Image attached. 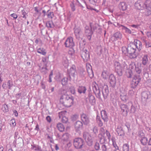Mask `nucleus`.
Returning a JSON list of instances; mask_svg holds the SVG:
<instances>
[{
    "instance_id": "obj_24",
    "label": "nucleus",
    "mask_w": 151,
    "mask_h": 151,
    "mask_svg": "<svg viewBox=\"0 0 151 151\" xmlns=\"http://www.w3.org/2000/svg\"><path fill=\"white\" fill-rule=\"evenodd\" d=\"M86 90V87L84 86H80L78 89V91L80 94L85 93Z\"/></svg>"
},
{
    "instance_id": "obj_9",
    "label": "nucleus",
    "mask_w": 151,
    "mask_h": 151,
    "mask_svg": "<svg viewBox=\"0 0 151 151\" xmlns=\"http://www.w3.org/2000/svg\"><path fill=\"white\" fill-rule=\"evenodd\" d=\"M93 33L91 27H89L86 26L85 27V34L89 40H90L91 38V36Z\"/></svg>"
},
{
    "instance_id": "obj_13",
    "label": "nucleus",
    "mask_w": 151,
    "mask_h": 151,
    "mask_svg": "<svg viewBox=\"0 0 151 151\" xmlns=\"http://www.w3.org/2000/svg\"><path fill=\"white\" fill-rule=\"evenodd\" d=\"M82 120L84 124L85 125L88 124L89 122V119L87 116L83 113L81 115Z\"/></svg>"
},
{
    "instance_id": "obj_35",
    "label": "nucleus",
    "mask_w": 151,
    "mask_h": 151,
    "mask_svg": "<svg viewBox=\"0 0 151 151\" xmlns=\"http://www.w3.org/2000/svg\"><path fill=\"white\" fill-rule=\"evenodd\" d=\"M101 150L102 151H107V146L105 144H101Z\"/></svg>"
},
{
    "instance_id": "obj_42",
    "label": "nucleus",
    "mask_w": 151,
    "mask_h": 151,
    "mask_svg": "<svg viewBox=\"0 0 151 151\" xmlns=\"http://www.w3.org/2000/svg\"><path fill=\"white\" fill-rule=\"evenodd\" d=\"M100 133L99 134V136L101 135H104L105 134V131L104 128L103 127H101L100 130Z\"/></svg>"
},
{
    "instance_id": "obj_62",
    "label": "nucleus",
    "mask_w": 151,
    "mask_h": 151,
    "mask_svg": "<svg viewBox=\"0 0 151 151\" xmlns=\"http://www.w3.org/2000/svg\"><path fill=\"white\" fill-rule=\"evenodd\" d=\"M70 91L72 94H74L75 93V91L73 88H70Z\"/></svg>"
},
{
    "instance_id": "obj_31",
    "label": "nucleus",
    "mask_w": 151,
    "mask_h": 151,
    "mask_svg": "<svg viewBox=\"0 0 151 151\" xmlns=\"http://www.w3.org/2000/svg\"><path fill=\"white\" fill-rule=\"evenodd\" d=\"M96 120L99 126L100 127L102 126L103 124L99 116L98 115L96 117Z\"/></svg>"
},
{
    "instance_id": "obj_1",
    "label": "nucleus",
    "mask_w": 151,
    "mask_h": 151,
    "mask_svg": "<svg viewBox=\"0 0 151 151\" xmlns=\"http://www.w3.org/2000/svg\"><path fill=\"white\" fill-rule=\"evenodd\" d=\"M133 43L129 45L127 48L126 47L122 48V52L125 54H127L131 58H134L136 57L137 55L135 54L136 49L134 47Z\"/></svg>"
},
{
    "instance_id": "obj_6",
    "label": "nucleus",
    "mask_w": 151,
    "mask_h": 151,
    "mask_svg": "<svg viewBox=\"0 0 151 151\" xmlns=\"http://www.w3.org/2000/svg\"><path fill=\"white\" fill-rule=\"evenodd\" d=\"M64 45L66 47L72 48L75 45L73 38L71 37H68L65 40Z\"/></svg>"
},
{
    "instance_id": "obj_8",
    "label": "nucleus",
    "mask_w": 151,
    "mask_h": 151,
    "mask_svg": "<svg viewBox=\"0 0 151 151\" xmlns=\"http://www.w3.org/2000/svg\"><path fill=\"white\" fill-rule=\"evenodd\" d=\"M140 80L139 76H135L132 80L131 84V87L132 88H135L137 86Z\"/></svg>"
},
{
    "instance_id": "obj_53",
    "label": "nucleus",
    "mask_w": 151,
    "mask_h": 151,
    "mask_svg": "<svg viewBox=\"0 0 151 151\" xmlns=\"http://www.w3.org/2000/svg\"><path fill=\"white\" fill-rule=\"evenodd\" d=\"M53 15V13L52 12H50L47 15V17L48 18L52 19V17Z\"/></svg>"
},
{
    "instance_id": "obj_3",
    "label": "nucleus",
    "mask_w": 151,
    "mask_h": 151,
    "mask_svg": "<svg viewBox=\"0 0 151 151\" xmlns=\"http://www.w3.org/2000/svg\"><path fill=\"white\" fill-rule=\"evenodd\" d=\"M114 66L115 71L120 76L122 75V72L127 68V65L125 62L120 64L119 63L116 62L114 63Z\"/></svg>"
},
{
    "instance_id": "obj_7",
    "label": "nucleus",
    "mask_w": 151,
    "mask_h": 151,
    "mask_svg": "<svg viewBox=\"0 0 151 151\" xmlns=\"http://www.w3.org/2000/svg\"><path fill=\"white\" fill-rule=\"evenodd\" d=\"M68 72L69 74L70 78H71L72 77V78L74 79L77 74L75 66H73L70 69L68 70Z\"/></svg>"
},
{
    "instance_id": "obj_20",
    "label": "nucleus",
    "mask_w": 151,
    "mask_h": 151,
    "mask_svg": "<svg viewBox=\"0 0 151 151\" xmlns=\"http://www.w3.org/2000/svg\"><path fill=\"white\" fill-rule=\"evenodd\" d=\"M16 143L17 147H22L24 145L23 140L22 138H19L16 140Z\"/></svg>"
},
{
    "instance_id": "obj_47",
    "label": "nucleus",
    "mask_w": 151,
    "mask_h": 151,
    "mask_svg": "<svg viewBox=\"0 0 151 151\" xmlns=\"http://www.w3.org/2000/svg\"><path fill=\"white\" fill-rule=\"evenodd\" d=\"M132 70H128V72L127 73V76L128 78H130L132 76Z\"/></svg>"
},
{
    "instance_id": "obj_41",
    "label": "nucleus",
    "mask_w": 151,
    "mask_h": 151,
    "mask_svg": "<svg viewBox=\"0 0 151 151\" xmlns=\"http://www.w3.org/2000/svg\"><path fill=\"white\" fill-rule=\"evenodd\" d=\"M2 109L3 111L5 112H7L8 111V108L7 105L5 104H4L2 107Z\"/></svg>"
},
{
    "instance_id": "obj_4",
    "label": "nucleus",
    "mask_w": 151,
    "mask_h": 151,
    "mask_svg": "<svg viewBox=\"0 0 151 151\" xmlns=\"http://www.w3.org/2000/svg\"><path fill=\"white\" fill-rule=\"evenodd\" d=\"M84 143L83 140L81 138L78 137L74 139L73 145L76 149H80L82 148Z\"/></svg>"
},
{
    "instance_id": "obj_21",
    "label": "nucleus",
    "mask_w": 151,
    "mask_h": 151,
    "mask_svg": "<svg viewBox=\"0 0 151 151\" xmlns=\"http://www.w3.org/2000/svg\"><path fill=\"white\" fill-rule=\"evenodd\" d=\"M122 37V34L119 32L115 33L113 35L112 38H113V41H116L118 39H120Z\"/></svg>"
},
{
    "instance_id": "obj_2",
    "label": "nucleus",
    "mask_w": 151,
    "mask_h": 151,
    "mask_svg": "<svg viewBox=\"0 0 151 151\" xmlns=\"http://www.w3.org/2000/svg\"><path fill=\"white\" fill-rule=\"evenodd\" d=\"M74 98L71 95H62L60 99V101L65 106L70 107L73 104Z\"/></svg>"
},
{
    "instance_id": "obj_14",
    "label": "nucleus",
    "mask_w": 151,
    "mask_h": 151,
    "mask_svg": "<svg viewBox=\"0 0 151 151\" xmlns=\"http://www.w3.org/2000/svg\"><path fill=\"white\" fill-rule=\"evenodd\" d=\"M81 57L84 62L87 61L89 59V52L87 51L86 52H83L81 54Z\"/></svg>"
},
{
    "instance_id": "obj_36",
    "label": "nucleus",
    "mask_w": 151,
    "mask_h": 151,
    "mask_svg": "<svg viewBox=\"0 0 151 151\" xmlns=\"http://www.w3.org/2000/svg\"><path fill=\"white\" fill-rule=\"evenodd\" d=\"M89 101L91 103H93L95 102V98L93 95H89Z\"/></svg>"
},
{
    "instance_id": "obj_38",
    "label": "nucleus",
    "mask_w": 151,
    "mask_h": 151,
    "mask_svg": "<svg viewBox=\"0 0 151 151\" xmlns=\"http://www.w3.org/2000/svg\"><path fill=\"white\" fill-rule=\"evenodd\" d=\"M66 111H62L58 113V116L59 118L61 117H63V116H64L65 114L66 113Z\"/></svg>"
},
{
    "instance_id": "obj_64",
    "label": "nucleus",
    "mask_w": 151,
    "mask_h": 151,
    "mask_svg": "<svg viewBox=\"0 0 151 151\" xmlns=\"http://www.w3.org/2000/svg\"><path fill=\"white\" fill-rule=\"evenodd\" d=\"M147 35L148 37L151 38V32H148L147 34Z\"/></svg>"
},
{
    "instance_id": "obj_11",
    "label": "nucleus",
    "mask_w": 151,
    "mask_h": 151,
    "mask_svg": "<svg viewBox=\"0 0 151 151\" xmlns=\"http://www.w3.org/2000/svg\"><path fill=\"white\" fill-rule=\"evenodd\" d=\"M109 82L111 86L114 87L116 84V80L115 77L113 74H111L109 77Z\"/></svg>"
},
{
    "instance_id": "obj_40",
    "label": "nucleus",
    "mask_w": 151,
    "mask_h": 151,
    "mask_svg": "<svg viewBox=\"0 0 151 151\" xmlns=\"http://www.w3.org/2000/svg\"><path fill=\"white\" fill-rule=\"evenodd\" d=\"M98 129L96 126H95L93 127V132L95 134V136H97V134L98 133Z\"/></svg>"
},
{
    "instance_id": "obj_19",
    "label": "nucleus",
    "mask_w": 151,
    "mask_h": 151,
    "mask_svg": "<svg viewBox=\"0 0 151 151\" xmlns=\"http://www.w3.org/2000/svg\"><path fill=\"white\" fill-rule=\"evenodd\" d=\"M74 34L77 38L80 39L81 35V32L80 29L78 28L75 29Z\"/></svg>"
},
{
    "instance_id": "obj_60",
    "label": "nucleus",
    "mask_w": 151,
    "mask_h": 151,
    "mask_svg": "<svg viewBox=\"0 0 151 151\" xmlns=\"http://www.w3.org/2000/svg\"><path fill=\"white\" fill-rule=\"evenodd\" d=\"M10 83L11 81L10 80L8 81L7 82V84L8 85V87L9 89H10L11 87Z\"/></svg>"
},
{
    "instance_id": "obj_43",
    "label": "nucleus",
    "mask_w": 151,
    "mask_h": 151,
    "mask_svg": "<svg viewBox=\"0 0 151 151\" xmlns=\"http://www.w3.org/2000/svg\"><path fill=\"white\" fill-rule=\"evenodd\" d=\"M135 70L137 73L138 74H140L142 71L140 67L135 66Z\"/></svg>"
},
{
    "instance_id": "obj_5",
    "label": "nucleus",
    "mask_w": 151,
    "mask_h": 151,
    "mask_svg": "<svg viewBox=\"0 0 151 151\" xmlns=\"http://www.w3.org/2000/svg\"><path fill=\"white\" fill-rule=\"evenodd\" d=\"M83 138L88 146H91L92 145L93 141L89 133L86 132H84L83 133Z\"/></svg>"
},
{
    "instance_id": "obj_25",
    "label": "nucleus",
    "mask_w": 151,
    "mask_h": 151,
    "mask_svg": "<svg viewBox=\"0 0 151 151\" xmlns=\"http://www.w3.org/2000/svg\"><path fill=\"white\" fill-rule=\"evenodd\" d=\"M101 76L103 79H107L109 76V73L106 70H103L102 72Z\"/></svg>"
},
{
    "instance_id": "obj_63",
    "label": "nucleus",
    "mask_w": 151,
    "mask_h": 151,
    "mask_svg": "<svg viewBox=\"0 0 151 151\" xmlns=\"http://www.w3.org/2000/svg\"><path fill=\"white\" fill-rule=\"evenodd\" d=\"M87 8L88 9H90L91 10H95V9H93V8H92L91 6L89 5H87Z\"/></svg>"
},
{
    "instance_id": "obj_51",
    "label": "nucleus",
    "mask_w": 151,
    "mask_h": 151,
    "mask_svg": "<svg viewBox=\"0 0 151 151\" xmlns=\"http://www.w3.org/2000/svg\"><path fill=\"white\" fill-rule=\"evenodd\" d=\"M42 61L45 64V66L44 67V68L46 69V61L47 59L45 58H43L42 60Z\"/></svg>"
},
{
    "instance_id": "obj_26",
    "label": "nucleus",
    "mask_w": 151,
    "mask_h": 151,
    "mask_svg": "<svg viewBox=\"0 0 151 151\" xmlns=\"http://www.w3.org/2000/svg\"><path fill=\"white\" fill-rule=\"evenodd\" d=\"M57 127L58 129L61 132L64 131L65 127L61 123H59L57 124Z\"/></svg>"
},
{
    "instance_id": "obj_52",
    "label": "nucleus",
    "mask_w": 151,
    "mask_h": 151,
    "mask_svg": "<svg viewBox=\"0 0 151 151\" xmlns=\"http://www.w3.org/2000/svg\"><path fill=\"white\" fill-rule=\"evenodd\" d=\"M11 17H13L14 19H16L17 17V15L15 13H13L10 15Z\"/></svg>"
},
{
    "instance_id": "obj_55",
    "label": "nucleus",
    "mask_w": 151,
    "mask_h": 151,
    "mask_svg": "<svg viewBox=\"0 0 151 151\" xmlns=\"http://www.w3.org/2000/svg\"><path fill=\"white\" fill-rule=\"evenodd\" d=\"M46 119L49 123H50L51 121V117L49 116H47L46 117Z\"/></svg>"
},
{
    "instance_id": "obj_58",
    "label": "nucleus",
    "mask_w": 151,
    "mask_h": 151,
    "mask_svg": "<svg viewBox=\"0 0 151 151\" xmlns=\"http://www.w3.org/2000/svg\"><path fill=\"white\" fill-rule=\"evenodd\" d=\"M143 151H149L150 150L147 146L143 148Z\"/></svg>"
},
{
    "instance_id": "obj_57",
    "label": "nucleus",
    "mask_w": 151,
    "mask_h": 151,
    "mask_svg": "<svg viewBox=\"0 0 151 151\" xmlns=\"http://www.w3.org/2000/svg\"><path fill=\"white\" fill-rule=\"evenodd\" d=\"M90 3L92 4H95L97 0H89Z\"/></svg>"
},
{
    "instance_id": "obj_34",
    "label": "nucleus",
    "mask_w": 151,
    "mask_h": 151,
    "mask_svg": "<svg viewBox=\"0 0 151 151\" xmlns=\"http://www.w3.org/2000/svg\"><path fill=\"white\" fill-rule=\"evenodd\" d=\"M122 148L123 151H129V145L127 144H125L123 145Z\"/></svg>"
},
{
    "instance_id": "obj_17",
    "label": "nucleus",
    "mask_w": 151,
    "mask_h": 151,
    "mask_svg": "<svg viewBox=\"0 0 151 151\" xmlns=\"http://www.w3.org/2000/svg\"><path fill=\"white\" fill-rule=\"evenodd\" d=\"M116 132L120 136H124V132L123 128L120 126H118L116 129Z\"/></svg>"
},
{
    "instance_id": "obj_16",
    "label": "nucleus",
    "mask_w": 151,
    "mask_h": 151,
    "mask_svg": "<svg viewBox=\"0 0 151 151\" xmlns=\"http://www.w3.org/2000/svg\"><path fill=\"white\" fill-rule=\"evenodd\" d=\"M101 115L102 119L105 122H106L108 121V116L106 111L104 110H103L101 111Z\"/></svg>"
},
{
    "instance_id": "obj_49",
    "label": "nucleus",
    "mask_w": 151,
    "mask_h": 151,
    "mask_svg": "<svg viewBox=\"0 0 151 151\" xmlns=\"http://www.w3.org/2000/svg\"><path fill=\"white\" fill-rule=\"evenodd\" d=\"M148 98V95H142V100L145 101Z\"/></svg>"
},
{
    "instance_id": "obj_10",
    "label": "nucleus",
    "mask_w": 151,
    "mask_h": 151,
    "mask_svg": "<svg viewBox=\"0 0 151 151\" xmlns=\"http://www.w3.org/2000/svg\"><path fill=\"white\" fill-rule=\"evenodd\" d=\"M146 5L143 2L140 0L137 1L135 4L136 8L139 10L144 9Z\"/></svg>"
},
{
    "instance_id": "obj_33",
    "label": "nucleus",
    "mask_w": 151,
    "mask_h": 151,
    "mask_svg": "<svg viewBox=\"0 0 151 151\" xmlns=\"http://www.w3.org/2000/svg\"><path fill=\"white\" fill-rule=\"evenodd\" d=\"M140 142L142 144L144 145H146L147 142V138L145 137L141 139Z\"/></svg>"
},
{
    "instance_id": "obj_56",
    "label": "nucleus",
    "mask_w": 151,
    "mask_h": 151,
    "mask_svg": "<svg viewBox=\"0 0 151 151\" xmlns=\"http://www.w3.org/2000/svg\"><path fill=\"white\" fill-rule=\"evenodd\" d=\"M11 123L13 126H15L16 125V123L15 122V120L14 119H12L11 120Z\"/></svg>"
},
{
    "instance_id": "obj_59",
    "label": "nucleus",
    "mask_w": 151,
    "mask_h": 151,
    "mask_svg": "<svg viewBox=\"0 0 151 151\" xmlns=\"http://www.w3.org/2000/svg\"><path fill=\"white\" fill-rule=\"evenodd\" d=\"M22 14L23 15V18L26 19V13L25 12V11L24 10H22Z\"/></svg>"
},
{
    "instance_id": "obj_45",
    "label": "nucleus",
    "mask_w": 151,
    "mask_h": 151,
    "mask_svg": "<svg viewBox=\"0 0 151 151\" xmlns=\"http://www.w3.org/2000/svg\"><path fill=\"white\" fill-rule=\"evenodd\" d=\"M62 122L64 123H67L68 122V118L65 116H63L62 118Z\"/></svg>"
},
{
    "instance_id": "obj_15",
    "label": "nucleus",
    "mask_w": 151,
    "mask_h": 151,
    "mask_svg": "<svg viewBox=\"0 0 151 151\" xmlns=\"http://www.w3.org/2000/svg\"><path fill=\"white\" fill-rule=\"evenodd\" d=\"M134 46L135 45L136 47L139 50H141L142 45L141 42L137 40H134Z\"/></svg>"
},
{
    "instance_id": "obj_37",
    "label": "nucleus",
    "mask_w": 151,
    "mask_h": 151,
    "mask_svg": "<svg viewBox=\"0 0 151 151\" xmlns=\"http://www.w3.org/2000/svg\"><path fill=\"white\" fill-rule=\"evenodd\" d=\"M120 96L122 100L124 101H126L128 99V97L127 95H120Z\"/></svg>"
},
{
    "instance_id": "obj_32",
    "label": "nucleus",
    "mask_w": 151,
    "mask_h": 151,
    "mask_svg": "<svg viewBox=\"0 0 151 151\" xmlns=\"http://www.w3.org/2000/svg\"><path fill=\"white\" fill-rule=\"evenodd\" d=\"M46 25L48 28H52L54 27V24L52 21L47 22L46 23Z\"/></svg>"
},
{
    "instance_id": "obj_39",
    "label": "nucleus",
    "mask_w": 151,
    "mask_h": 151,
    "mask_svg": "<svg viewBox=\"0 0 151 151\" xmlns=\"http://www.w3.org/2000/svg\"><path fill=\"white\" fill-rule=\"evenodd\" d=\"M121 26L122 27V29L125 30L126 32L131 34V31L129 29L123 25H121Z\"/></svg>"
},
{
    "instance_id": "obj_27",
    "label": "nucleus",
    "mask_w": 151,
    "mask_h": 151,
    "mask_svg": "<svg viewBox=\"0 0 151 151\" xmlns=\"http://www.w3.org/2000/svg\"><path fill=\"white\" fill-rule=\"evenodd\" d=\"M98 137L99 139V142L100 144H105L106 139L104 135H101L99 136V135Z\"/></svg>"
},
{
    "instance_id": "obj_29",
    "label": "nucleus",
    "mask_w": 151,
    "mask_h": 151,
    "mask_svg": "<svg viewBox=\"0 0 151 151\" xmlns=\"http://www.w3.org/2000/svg\"><path fill=\"white\" fill-rule=\"evenodd\" d=\"M37 52L43 55H45L46 54V50L43 48H40L37 49Z\"/></svg>"
},
{
    "instance_id": "obj_46",
    "label": "nucleus",
    "mask_w": 151,
    "mask_h": 151,
    "mask_svg": "<svg viewBox=\"0 0 151 151\" xmlns=\"http://www.w3.org/2000/svg\"><path fill=\"white\" fill-rule=\"evenodd\" d=\"M70 6L72 11L74 12L75 11L76 8L75 5L73 1L70 4Z\"/></svg>"
},
{
    "instance_id": "obj_30",
    "label": "nucleus",
    "mask_w": 151,
    "mask_h": 151,
    "mask_svg": "<svg viewBox=\"0 0 151 151\" xmlns=\"http://www.w3.org/2000/svg\"><path fill=\"white\" fill-rule=\"evenodd\" d=\"M146 9L145 11V14L147 16H148L151 14V7H147L146 5Z\"/></svg>"
},
{
    "instance_id": "obj_18",
    "label": "nucleus",
    "mask_w": 151,
    "mask_h": 151,
    "mask_svg": "<svg viewBox=\"0 0 151 151\" xmlns=\"http://www.w3.org/2000/svg\"><path fill=\"white\" fill-rule=\"evenodd\" d=\"M83 124L82 122L79 121L76 122L75 124V127L76 130H79V129L82 128Z\"/></svg>"
},
{
    "instance_id": "obj_28",
    "label": "nucleus",
    "mask_w": 151,
    "mask_h": 151,
    "mask_svg": "<svg viewBox=\"0 0 151 151\" xmlns=\"http://www.w3.org/2000/svg\"><path fill=\"white\" fill-rule=\"evenodd\" d=\"M148 62V59L147 55H144L142 58V64L145 65H147Z\"/></svg>"
},
{
    "instance_id": "obj_23",
    "label": "nucleus",
    "mask_w": 151,
    "mask_h": 151,
    "mask_svg": "<svg viewBox=\"0 0 151 151\" xmlns=\"http://www.w3.org/2000/svg\"><path fill=\"white\" fill-rule=\"evenodd\" d=\"M119 7L120 9L122 11H125L127 9V6L125 3L122 2L119 4Z\"/></svg>"
},
{
    "instance_id": "obj_12",
    "label": "nucleus",
    "mask_w": 151,
    "mask_h": 151,
    "mask_svg": "<svg viewBox=\"0 0 151 151\" xmlns=\"http://www.w3.org/2000/svg\"><path fill=\"white\" fill-rule=\"evenodd\" d=\"M86 68L89 77L91 78H92L93 76V73L91 65L89 63H87L86 64Z\"/></svg>"
},
{
    "instance_id": "obj_44",
    "label": "nucleus",
    "mask_w": 151,
    "mask_h": 151,
    "mask_svg": "<svg viewBox=\"0 0 151 151\" xmlns=\"http://www.w3.org/2000/svg\"><path fill=\"white\" fill-rule=\"evenodd\" d=\"M94 148L96 150H99L100 149V145L99 143L97 142H96L94 145Z\"/></svg>"
},
{
    "instance_id": "obj_22",
    "label": "nucleus",
    "mask_w": 151,
    "mask_h": 151,
    "mask_svg": "<svg viewBox=\"0 0 151 151\" xmlns=\"http://www.w3.org/2000/svg\"><path fill=\"white\" fill-rule=\"evenodd\" d=\"M120 108L121 109L122 111V112L124 113L125 115H127L128 113V109L127 108V106L125 104H121L120 106Z\"/></svg>"
},
{
    "instance_id": "obj_48",
    "label": "nucleus",
    "mask_w": 151,
    "mask_h": 151,
    "mask_svg": "<svg viewBox=\"0 0 151 151\" xmlns=\"http://www.w3.org/2000/svg\"><path fill=\"white\" fill-rule=\"evenodd\" d=\"M138 135L141 139L145 137L144 133L141 131L139 132Z\"/></svg>"
},
{
    "instance_id": "obj_54",
    "label": "nucleus",
    "mask_w": 151,
    "mask_h": 151,
    "mask_svg": "<svg viewBox=\"0 0 151 151\" xmlns=\"http://www.w3.org/2000/svg\"><path fill=\"white\" fill-rule=\"evenodd\" d=\"M106 135L108 137V138L109 139L111 137V135L109 131H108L107 130H106Z\"/></svg>"
},
{
    "instance_id": "obj_61",
    "label": "nucleus",
    "mask_w": 151,
    "mask_h": 151,
    "mask_svg": "<svg viewBox=\"0 0 151 151\" xmlns=\"http://www.w3.org/2000/svg\"><path fill=\"white\" fill-rule=\"evenodd\" d=\"M131 111L132 112L134 113L135 111V108L132 105L131 107Z\"/></svg>"
},
{
    "instance_id": "obj_50",
    "label": "nucleus",
    "mask_w": 151,
    "mask_h": 151,
    "mask_svg": "<svg viewBox=\"0 0 151 151\" xmlns=\"http://www.w3.org/2000/svg\"><path fill=\"white\" fill-rule=\"evenodd\" d=\"M33 148L35 150H40L41 149L40 147L38 146H34Z\"/></svg>"
}]
</instances>
